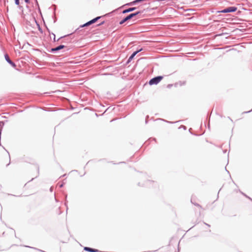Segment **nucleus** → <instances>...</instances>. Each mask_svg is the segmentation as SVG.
Returning a JSON list of instances; mask_svg holds the SVG:
<instances>
[{
  "label": "nucleus",
  "mask_w": 252,
  "mask_h": 252,
  "mask_svg": "<svg viewBox=\"0 0 252 252\" xmlns=\"http://www.w3.org/2000/svg\"><path fill=\"white\" fill-rule=\"evenodd\" d=\"M138 52L139 51L134 52L129 57V60L132 59L138 53Z\"/></svg>",
  "instance_id": "obj_9"
},
{
  "label": "nucleus",
  "mask_w": 252,
  "mask_h": 252,
  "mask_svg": "<svg viewBox=\"0 0 252 252\" xmlns=\"http://www.w3.org/2000/svg\"><path fill=\"white\" fill-rule=\"evenodd\" d=\"M101 17L99 16V17H97L96 18L88 22L87 23H86V24L83 25H81L80 26V27L81 28H82V27H86V26H90L91 25V24H94V23L95 22L97 21V20H98Z\"/></svg>",
  "instance_id": "obj_2"
},
{
  "label": "nucleus",
  "mask_w": 252,
  "mask_h": 252,
  "mask_svg": "<svg viewBox=\"0 0 252 252\" xmlns=\"http://www.w3.org/2000/svg\"><path fill=\"white\" fill-rule=\"evenodd\" d=\"M2 123L0 122V127L2 126Z\"/></svg>",
  "instance_id": "obj_13"
},
{
  "label": "nucleus",
  "mask_w": 252,
  "mask_h": 252,
  "mask_svg": "<svg viewBox=\"0 0 252 252\" xmlns=\"http://www.w3.org/2000/svg\"><path fill=\"white\" fill-rule=\"evenodd\" d=\"M84 250L90 252H98V250L93 249L89 247H85Z\"/></svg>",
  "instance_id": "obj_6"
},
{
  "label": "nucleus",
  "mask_w": 252,
  "mask_h": 252,
  "mask_svg": "<svg viewBox=\"0 0 252 252\" xmlns=\"http://www.w3.org/2000/svg\"><path fill=\"white\" fill-rule=\"evenodd\" d=\"M237 10V8L235 7H229L227 8L224 9V10L220 11L222 13H228V12H235Z\"/></svg>",
  "instance_id": "obj_3"
},
{
  "label": "nucleus",
  "mask_w": 252,
  "mask_h": 252,
  "mask_svg": "<svg viewBox=\"0 0 252 252\" xmlns=\"http://www.w3.org/2000/svg\"><path fill=\"white\" fill-rule=\"evenodd\" d=\"M127 20L126 19V17L125 18H124L123 20H122L120 22V24H124L125 22L127 21Z\"/></svg>",
  "instance_id": "obj_10"
},
{
  "label": "nucleus",
  "mask_w": 252,
  "mask_h": 252,
  "mask_svg": "<svg viewBox=\"0 0 252 252\" xmlns=\"http://www.w3.org/2000/svg\"><path fill=\"white\" fill-rule=\"evenodd\" d=\"M25 2L26 3H29V0H25Z\"/></svg>",
  "instance_id": "obj_12"
},
{
  "label": "nucleus",
  "mask_w": 252,
  "mask_h": 252,
  "mask_svg": "<svg viewBox=\"0 0 252 252\" xmlns=\"http://www.w3.org/2000/svg\"><path fill=\"white\" fill-rule=\"evenodd\" d=\"M163 79L162 76H158L151 79L149 81V84L150 85H157L158 84L162 79Z\"/></svg>",
  "instance_id": "obj_1"
},
{
  "label": "nucleus",
  "mask_w": 252,
  "mask_h": 252,
  "mask_svg": "<svg viewBox=\"0 0 252 252\" xmlns=\"http://www.w3.org/2000/svg\"><path fill=\"white\" fill-rule=\"evenodd\" d=\"M64 47V45H60L55 48L52 49V51H58L59 50L63 49Z\"/></svg>",
  "instance_id": "obj_7"
},
{
  "label": "nucleus",
  "mask_w": 252,
  "mask_h": 252,
  "mask_svg": "<svg viewBox=\"0 0 252 252\" xmlns=\"http://www.w3.org/2000/svg\"><path fill=\"white\" fill-rule=\"evenodd\" d=\"M5 59L6 60V61L9 63L10 64H11L13 67H15L16 65L15 64L12 62L11 60L10 59L8 55L7 54H5L4 56Z\"/></svg>",
  "instance_id": "obj_4"
},
{
  "label": "nucleus",
  "mask_w": 252,
  "mask_h": 252,
  "mask_svg": "<svg viewBox=\"0 0 252 252\" xmlns=\"http://www.w3.org/2000/svg\"><path fill=\"white\" fill-rule=\"evenodd\" d=\"M15 3L17 4V5H19V0H15Z\"/></svg>",
  "instance_id": "obj_11"
},
{
  "label": "nucleus",
  "mask_w": 252,
  "mask_h": 252,
  "mask_svg": "<svg viewBox=\"0 0 252 252\" xmlns=\"http://www.w3.org/2000/svg\"><path fill=\"white\" fill-rule=\"evenodd\" d=\"M139 13H140V12H137L135 13L130 14V15H129L128 16L126 17V19L128 20L131 19L132 18H133V17L135 16L136 15H137Z\"/></svg>",
  "instance_id": "obj_5"
},
{
  "label": "nucleus",
  "mask_w": 252,
  "mask_h": 252,
  "mask_svg": "<svg viewBox=\"0 0 252 252\" xmlns=\"http://www.w3.org/2000/svg\"><path fill=\"white\" fill-rule=\"evenodd\" d=\"M136 9L135 7H132V8H129L127 9H126V10H125L124 11H123V13H126V12H130V11H132L133 10H134L135 9Z\"/></svg>",
  "instance_id": "obj_8"
}]
</instances>
